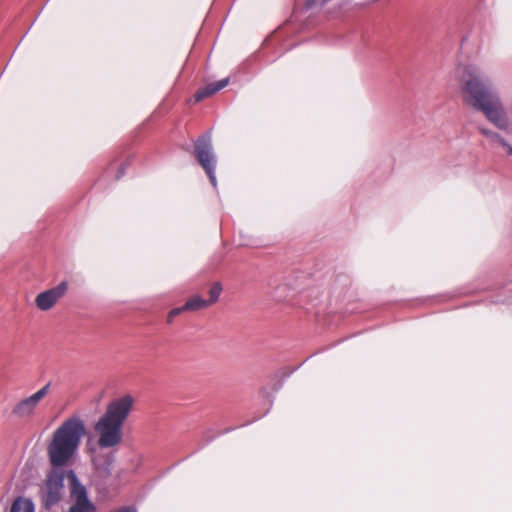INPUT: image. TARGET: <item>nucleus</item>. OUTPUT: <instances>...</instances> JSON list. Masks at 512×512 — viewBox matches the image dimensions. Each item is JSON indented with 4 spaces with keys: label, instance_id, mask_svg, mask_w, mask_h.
<instances>
[{
    "label": "nucleus",
    "instance_id": "f03ea898",
    "mask_svg": "<svg viewBox=\"0 0 512 512\" xmlns=\"http://www.w3.org/2000/svg\"><path fill=\"white\" fill-rule=\"evenodd\" d=\"M133 404V397L124 395L107 405L106 411L94 425V431L98 436L97 445L101 449L116 448L122 443L123 425Z\"/></svg>",
    "mask_w": 512,
    "mask_h": 512
},
{
    "label": "nucleus",
    "instance_id": "a211bd4d",
    "mask_svg": "<svg viewBox=\"0 0 512 512\" xmlns=\"http://www.w3.org/2000/svg\"><path fill=\"white\" fill-rule=\"evenodd\" d=\"M115 512H136V510L132 507H123Z\"/></svg>",
    "mask_w": 512,
    "mask_h": 512
},
{
    "label": "nucleus",
    "instance_id": "9b49d317",
    "mask_svg": "<svg viewBox=\"0 0 512 512\" xmlns=\"http://www.w3.org/2000/svg\"><path fill=\"white\" fill-rule=\"evenodd\" d=\"M14 511L15 512H34V505L30 500L19 497L12 504L10 512H14Z\"/></svg>",
    "mask_w": 512,
    "mask_h": 512
},
{
    "label": "nucleus",
    "instance_id": "4468645a",
    "mask_svg": "<svg viewBox=\"0 0 512 512\" xmlns=\"http://www.w3.org/2000/svg\"><path fill=\"white\" fill-rule=\"evenodd\" d=\"M183 312H187V309H184V305L181 307L173 308L168 314L167 321L171 323L176 316Z\"/></svg>",
    "mask_w": 512,
    "mask_h": 512
},
{
    "label": "nucleus",
    "instance_id": "7ed1b4c3",
    "mask_svg": "<svg viewBox=\"0 0 512 512\" xmlns=\"http://www.w3.org/2000/svg\"><path fill=\"white\" fill-rule=\"evenodd\" d=\"M86 434L84 421L69 417L53 433L47 446L50 464L54 468L66 466L74 457L82 437Z\"/></svg>",
    "mask_w": 512,
    "mask_h": 512
},
{
    "label": "nucleus",
    "instance_id": "9d476101",
    "mask_svg": "<svg viewBox=\"0 0 512 512\" xmlns=\"http://www.w3.org/2000/svg\"><path fill=\"white\" fill-rule=\"evenodd\" d=\"M210 307L206 301V299L202 298L199 295H194L190 297L184 304V309H187L189 312H195L199 310H203Z\"/></svg>",
    "mask_w": 512,
    "mask_h": 512
},
{
    "label": "nucleus",
    "instance_id": "aec40b11",
    "mask_svg": "<svg viewBox=\"0 0 512 512\" xmlns=\"http://www.w3.org/2000/svg\"><path fill=\"white\" fill-rule=\"evenodd\" d=\"M123 173H124V168H121V170L119 171V173L116 176V178L119 179Z\"/></svg>",
    "mask_w": 512,
    "mask_h": 512
},
{
    "label": "nucleus",
    "instance_id": "dca6fc26",
    "mask_svg": "<svg viewBox=\"0 0 512 512\" xmlns=\"http://www.w3.org/2000/svg\"><path fill=\"white\" fill-rule=\"evenodd\" d=\"M493 142H496L498 143L499 145H501L502 147L503 146H506L507 145V142L505 141L504 138H502L499 134H495L493 135V139H491Z\"/></svg>",
    "mask_w": 512,
    "mask_h": 512
},
{
    "label": "nucleus",
    "instance_id": "f3484780",
    "mask_svg": "<svg viewBox=\"0 0 512 512\" xmlns=\"http://www.w3.org/2000/svg\"><path fill=\"white\" fill-rule=\"evenodd\" d=\"M480 132H481L483 135H485V136H487V137H489V138H491V139H493V135H495V134H496V133H494V132H492V131H490V130H488V129H484V128H481V129H480Z\"/></svg>",
    "mask_w": 512,
    "mask_h": 512
},
{
    "label": "nucleus",
    "instance_id": "6ab92c4d",
    "mask_svg": "<svg viewBox=\"0 0 512 512\" xmlns=\"http://www.w3.org/2000/svg\"><path fill=\"white\" fill-rule=\"evenodd\" d=\"M503 148L506 149L507 154L512 155V146L510 144L507 143V145L503 146Z\"/></svg>",
    "mask_w": 512,
    "mask_h": 512
},
{
    "label": "nucleus",
    "instance_id": "412c9836",
    "mask_svg": "<svg viewBox=\"0 0 512 512\" xmlns=\"http://www.w3.org/2000/svg\"><path fill=\"white\" fill-rule=\"evenodd\" d=\"M15 512V511H14Z\"/></svg>",
    "mask_w": 512,
    "mask_h": 512
},
{
    "label": "nucleus",
    "instance_id": "1a4fd4ad",
    "mask_svg": "<svg viewBox=\"0 0 512 512\" xmlns=\"http://www.w3.org/2000/svg\"><path fill=\"white\" fill-rule=\"evenodd\" d=\"M228 82H229V79L225 78V79L219 80L215 83L208 84L207 86L199 89L194 96L195 101L200 102L203 99L215 94L216 92H218L221 89H223L224 87H226Z\"/></svg>",
    "mask_w": 512,
    "mask_h": 512
},
{
    "label": "nucleus",
    "instance_id": "6e6552de",
    "mask_svg": "<svg viewBox=\"0 0 512 512\" xmlns=\"http://www.w3.org/2000/svg\"><path fill=\"white\" fill-rule=\"evenodd\" d=\"M50 383L38 390L33 395L18 402L12 413L19 418H27L33 415L39 402L49 393Z\"/></svg>",
    "mask_w": 512,
    "mask_h": 512
},
{
    "label": "nucleus",
    "instance_id": "f8f14e48",
    "mask_svg": "<svg viewBox=\"0 0 512 512\" xmlns=\"http://www.w3.org/2000/svg\"><path fill=\"white\" fill-rule=\"evenodd\" d=\"M221 292H222V285L219 282H214L210 286V288L208 290L209 298L206 299L209 306L215 304L218 301Z\"/></svg>",
    "mask_w": 512,
    "mask_h": 512
},
{
    "label": "nucleus",
    "instance_id": "f257e3e1",
    "mask_svg": "<svg viewBox=\"0 0 512 512\" xmlns=\"http://www.w3.org/2000/svg\"><path fill=\"white\" fill-rule=\"evenodd\" d=\"M461 91L464 103L482 112L497 128H508L509 121L499 96L478 74L469 73V78L463 82Z\"/></svg>",
    "mask_w": 512,
    "mask_h": 512
},
{
    "label": "nucleus",
    "instance_id": "0eeeda50",
    "mask_svg": "<svg viewBox=\"0 0 512 512\" xmlns=\"http://www.w3.org/2000/svg\"><path fill=\"white\" fill-rule=\"evenodd\" d=\"M67 281H61L57 286L39 293L35 298V304L41 311H48L66 294Z\"/></svg>",
    "mask_w": 512,
    "mask_h": 512
},
{
    "label": "nucleus",
    "instance_id": "2eb2a0df",
    "mask_svg": "<svg viewBox=\"0 0 512 512\" xmlns=\"http://www.w3.org/2000/svg\"><path fill=\"white\" fill-rule=\"evenodd\" d=\"M183 312H187V309H184V305L181 307L173 308L168 314L167 321L171 323L176 316Z\"/></svg>",
    "mask_w": 512,
    "mask_h": 512
},
{
    "label": "nucleus",
    "instance_id": "39448f33",
    "mask_svg": "<svg viewBox=\"0 0 512 512\" xmlns=\"http://www.w3.org/2000/svg\"><path fill=\"white\" fill-rule=\"evenodd\" d=\"M64 473L53 469L47 475V478L41 487V499L46 509L55 506L63 496Z\"/></svg>",
    "mask_w": 512,
    "mask_h": 512
},
{
    "label": "nucleus",
    "instance_id": "ddd939ff",
    "mask_svg": "<svg viewBox=\"0 0 512 512\" xmlns=\"http://www.w3.org/2000/svg\"><path fill=\"white\" fill-rule=\"evenodd\" d=\"M183 312H187V309H184V305L181 307L173 308L168 314L167 321L171 323L176 316Z\"/></svg>",
    "mask_w": 512,
    "mask_h": 512
},
{
    "label": "nucleus",
    "instance_id": "423d86ee",
    "mask_svg": "<svg viewBox=\"0 0 512 512\" xmlns=\"http://www.w3.org/2000/svg\"><path fill=\"white\" fill-rule=\"evenodd\" d=\"M70 495L74 503L70 506L68 512H95V505L89 500L86 488L78 481L73 472L69 474Z\"/></svg>",
    "mask_w": 512,
    "mask_h": 512
},
{
    "label": "nucleus",
    "instance_id": "20e7f679",
    "mask_svg": "<svg viewBox=\"0 0 512 512\" xmlns=\"http://www.w3.org/2000/svg\"><path fill=\"white\" fill-rule=\"evenodd\" d=\"M194 156L207 174L213 187H216L215 176L216 157L213 153L211 137L208 134L201 135L194 143Z\"/></svg>",
    "mask_w": 512,
    "mask_h": 512
}]
</instances>
